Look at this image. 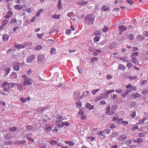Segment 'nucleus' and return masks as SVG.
<instances>
[{
    "label": "nucleus",
    "instance_id": "obj_46",
    "mask_svg": "<svg viewBox=\"0 0 148 148\" xmlns=\"http://www.w3.org/2000/svg\"><path fill=\"white\" fill-rule=\"evenodd\" d=\"M33 128V127L32 126H27L26 129L28 130H30Z\"/></svg>",
    "mask_w": 148,
    "mask_h": 148
},
{
    "label": "nucleus",
    "instance_id": "obj_29",
    "mask_svg": "<svg viewBox=\"0 0 148 148\" xmlns=\"http://www.w3.org/2000/svg\"><path fill=\"white\" fill-rule=\"evenodd\" d=\"M126 67L123 64H120L119 66V68L122 70H124Z\"/></svg>",
    "mask_w": 148,
    "mask_h": 148
},
{
    "label": "nucleus",
    "instance_id": "obj_54",
    "mask_svg": "<svg viewBox=\"0 0 148 148\" xmlns=\"http://www.w3.org/2000/svg\"><path fill=\"white\" fill-rule=\"evenodd\" d=\"M136 76H135L133 77H132L131 76H130L129 77V78L131 80H134L136 79Z\"/></svg>",
    "mask_w": 148,
    "mask_h": 148
},
{
    "label": "nucleus",
    "instance_id": "obj_55",
    "mask_svg": "<svg viewBox=\"0 0 148 148\" xmlns=\"http://www.w3.org/2000/svg\"><path fill=\"white\" fill-rule=\"evenodd\" d=\"M61 123L62 124V125H63V126L64 125H65L66 126H68L69 125V124L68 122L62 123Z\"/></svg>",
    "mask_w": 148,
    "mask_h": 148
},
{
    "label": "nucleus",
    "instance_id": "obj_43",
    "mask_svg": "<svg viewBox=\"0 0 148 148\" xmlns=\"http://www.w3.org/2000/svg\"><path fill=\"white\" fill-rule=\"evenodd\" d=\"M118 118V114H116L115 116L113 117L112 120H117Z\"/></svg>",
    "mask_w": 148,
    "mask_h": 148
},
{
    "label": "nucleus",
    "instance_id": "obj_37",
    "mask_svg": "<svg viewBox=\"0 0 148 148\" xmlns=\"http://www.w3.org/2000/svg\"><path fill=\"white\" fill-rule=\"evenodd\" d=\"M50 144L51 145H56L57 144V142L56 141L51 140L50 142Z\"/></svg>",
    "mask_w": 148,
    "mask_h": 148
},
{
    "label": "nucleus",
    "instance_id": "obj_48",
    "mask_svg": "<svg viewBox=\"0 0 148 148\" xmlns=\"http://www.w3.org/2000/svg\"><path fill=\"white\" fill-rule=\"evenodd\" d=\"M16 128L14 127L10 128V130L12 132H14L16 130Z\"/></svg>",
    "mask_w": 148,
    "mask_h": 148
},
{
    "label": "nucleus",
    "instance_id": "obj_8",
    "mask_svg": "<svg viewBox=\"0 0 148 148\" xmlns=\"http://www.w3.org/2000/svg\"><path fill=\"white\" fill-rule=\"evenodd\" d=\"M85 107L86 108L89 109V110H91L93 109L94 106H92L91 104L89 103H87L86 106Z\"/></svg>",
    "mask_w": 148,
    "mask_h": 148
},
{
    "label": "nucleus",
    "instance_id": "obj_41",
    "mask_svg": "<svg viewBox=\"0 0 148 148\" xmlns=\"http://www.w3.org/2000/svg\"><path fill=\"white\" fill-rule=\"evenodd\" d=\"M71 32V29H67L66 32H65V33L67 35H69Z\"/></svg>",
    "mask_w": 148,
    "mask_h": 148
},
{
    "label": "nucleus",
    "instance_id": "obj_33",
    "mask_svg": "<svg viewBox=\"0 0 148 148\" xmlns=\"http://www.w3.org/2000/svg\"><path fill=\"white\" fill-rule=\"evenodd\" d=\"M128 37L131 40H132L134 39V35L132 34H129L128 36Z\"/></svg>",
    "mask_w": 148,
    "mask_h": 148
},
{
    "label": "nucleus",
    "instance_id": "obj_44",
    "mask_svg": "<svg viewBox=\"0 0 148 148\" xmlns=\"http://www.w3.org/2000/svg\"><path fill=\"white\" fill-rule=\"evenodd\" d=\"M127 1L131 5L134 3V2L132 0H127Z\"/></svg>",
    "mask_w": 148,
    "mask_h": 148
},
{
    "label": "nucleus",
    "instance_id": "obj_9",
    "mask_svg": "<svg viewBox=\"0 0 148 148\" xmlns=\"http://www.w3.org/2000/svg\"><path fill=\"white\" fill-rule=\"evenodd\" d=\"M118 107V106L117 105H114L111 107V109L114 113L115 112V111L117 109Z\"/></svg>",
    "mask_w": 148,
    "mask_h": 148
},
{
    "label": "nucleus",
    "instance_id": "obj_57",
    "mask_svg": "<svg viewBox=\"0 0 148 148\" xmlns=\"http://www.w3.org/2000/svg\"><path fill=\"white\" fill-rule=\"evenodd\" d=\"M15 46V47L17 48V49H21V46H20V44H19V45H14Z\"/></svg>",
    "mask_w": 148,
    "mask_h": 148
},
{
    "label": "nucleus",
    "instance_id": "obj_56",
    "mask_svg": "<svg viewBox=\"0 0 148 148\" xmlns=\"http://www.w3.org/2000/svg\"><path fill=\"white\" fill-rule=\"evenodd\" d=\"M132 63H127V67L129 68H130L132 67Z\"/></svg>",
    "mask_w": 148,
    "mask_h": 148
},
{
    "label": "nucleus",
    "instance_id": "obj_30",
    "mask_svg": "<svg viewBox=\"0 0 148 148\" xmlns=\"http://www.w3.org/2000/svg\"><path fill=\"white\" fill-rule=\"evenodd\" d=\"M114 92V89H112L111 90H108L107 92L105 94L106 95H109L111 93Z\"/></svg>",
    "mask_w": 148,
    "mask_h": 148
},
{
    "label": "nucleus",
    "instance_id": "obj_4",
    "mask_svg": "<svg viewBox=\"0 0 148 148\" xmlns=\"http://www.w3.org/2000/svg\"><path fill=\"white\" fill-rule=\"evenodd\" d=\"M106 113L107 114L110 116L114 114L113 112L112 111L111 109H110V106L106 107Z\"/></svg>",
    "mask_w": 148,
    "mask_h": 148
},
{
    "label": "nucleus",
    "instance_id": "obj_6",
    "mask_svg": "<svg viewBox=\"0 0 148 148\" xmlns=\"http://www.w3.org/2000/svg\"><path fill=\"white\" fill-rule=\"evenodd\" d=\"M13 65H15L13 67L14 70L15 71H18L20 70V67L17 62H14L13 63Z\"/></svg>",
    "mask_w": 148,
    "mask_h": 148
},
{
    "label": "nucleus",
    "instance_id": "obj_5",
    "mask_svg": "<svg viewBox=\"0 0 148 148\" xmlns=\"http://www.w3.org/2000/svg\"><path fill=\"white\" fill-rule=\"evenodd\" d=\"M34 55H32L28 57L27 60V62L28 63H31L35 59Z\"/></svg>",
    "mask_w": 148,
    "mask_h": 148
},
{
    "label": "nucleus",
    "instance_id": "obj_31",
    "mask_svg": "<svg viewBox=\"0 0 148 148\" xmlns=\"http://www.w3.org/2000/svg\"><path fill=\"white\" fill-rule=\"evenodd\" d=\"M102 9L104 11H108L109 8L106 6H103L102 7Z\"/></svg>",
    "mask_w": 148,
    "mask_h": 148
},
{
    "label": "nucleus",
    "instance_id": "obj_34",
    "mask_svg": "<svg viewBox=\"0 0 148 148\" xmlns=\"http://www.w3.org/2000/svg\"><path fill=\"white\" fill-rule=\"evenodd\" d=\"M60 15H57L56 14H55L53 15L52 16V17L53 18H55L56 19H59L60 18Z\"/></svg>",
    "mask_w": 148,
    "mask_h": 148
},
{
    "label": "nucleus",
    "instance_id": "obj_17",
    "mask_svg": "<svg viewBox=\"0 0 148 148\" xmlns=\"http://www.w3.org/2000/svg\"><path fill=\"white\" fill-rule=\"evenodd\" d=\"M118 138L119 140L122 141L125 140L126 137L125 135H122L121 137H119Z\"/></svg>",
    "mask_w": 148,
    "mask_h": 148
},
{
    "label": "nucleus",
    "instance_id": "obj_53",
    "mask_svg": "<svg viewBox=\"0 0 148 148\" xmlns=\"http://www.w3.org/2000/svg\"><path fill=\"white\" fill-rule=\"evenodd\" d=\"M44 34L42 33V34H38L37 35L38 37L40 39H41L42 38V36Z\"/></svg>",
    "mask_w": 148,
    "mask_h": 148
},
{
    "label": "nucleus",
    "instance_id": "obj_36",
    "mask_svg": "<svg viewBox=\"0 0 148 148\" xmlns=\"http://www.w3.org/2000/svg\"><path fill=\"white\" fill-rule=\"evenodd\" d=\"M99 40V38L98 36H97L94 38V41L95 42H98Z\"/></svg>",
    "mask_w": 148,
    "mask_h": 148
},
{
    "label": "nucleus",
    "instance_id": "obj_35",
    "mask_svg": "<svg viewBox=\"0 0 148 148\" xmlns=\"http://www.w3.org/2000/svg\"><path fill=\"white\" fill-rule=\"evenodd\" d=\"M76 105L77 106H81L82 105V102L80 101H78L76 103Z\"/></svg>",
    "mask_w": 148,
    "mask_h": 148
},
{
    "label": "nucleus",
    "instance_id": "obj_2",
    "mask_svg": "<svg viewBox=\"0 0 148 148\" xmlns=\"http://www.w3.org/2000/svg\"><path fill=\"white\" fill-rule=\"evenodd\" d=\"M95 17L94 16L91 15H88L85 18V20L88 23V25H92L95 20Z\"/></svg>",
    "mask_w": 148,
    "mask_h": 148
},
{
    "label": "nucleus",
    "instance_id": "obj_27",
    "mask_svg": "<svg viewBox=\"0 0 148 148\" xmlns=\"http://www.w3.org/2000/svg\"><path fill=\"white\" fill-rule=\"evenodd\" d=\"M10 68H6L5 69V74L6 75H7L10 72Z\"/></svg>",
    "mask_w": 148,
    "mask_h": 148
},
{
    "label": "nucleus",
    "instance_id": "obj_28",
    "mask_svg": "<svg viewBox=\"0 0 148 148\" xmlns=\"http://www.w3.org/2000/svg\"><path fill=\"white\" fill-rule=\"evenodd\" d=\"M4 145H12L13 143L10 141H5L4 142Z\"/></svg>",
    "mask_w": 148,
    "mask_h": 148
},
{
    "label": "nucleus",
    "instance_id": "obj_7",
    "mask_svg": "<svg viewBox=\"0 0 148 148\" xmlns=\"http://www.w3.org/2000/svg\"><path fill=\"white\" fill-rule=\"evenodd\" d=\"M13 14L12 12L9 11L8 12L7 14L5 16V18L8 19L12 16Z\"/></svg>",
    "mask_w": 148,
    "mask_h": 148
},
{
    "label": "nucleus",
    "instance_id": "obj_51",
    "mask_svg": "<svg viewBox=\"0 0 148 148\" xmlns=\"http://www.w3.org/2000/svg\"><path fill=\"white\" fill-rule=\"evenodd\" d=\"M121 60L124 62H128L127 60V58H124L123 57L121 58Z\"/></svg>",
    "mask_w": 148,
    "mask_h": 148
},
{
    "label": "nucleus",
    "instance_id": "obj_22",
    "mask_svg": "<svg viewBox=\"0 0 148 148\" xmlns=\"http://www.w3.org/2000/svg\"><path fill=\"white\" fill-rule=\"evenodd\" d=\"M8 22V20H4L2 21L1 25L4 27V26L6 25L7 24Z\"/></svg>",
    "mask_w": 148,
    "mask_h": 148
},
{
    "label": "nucleus",
    "instance_id": "obj_39",
    "mask_svg": "<svg viewBox=\"0 0 148 148\" xmlns=\"http://www.w3.org/2000/svg\"><path fill=\"white\" fill-rule=\"evenodd\" d=\"M99 89L93 90H92V93L93 94L95 95V94L97 92L99 91Z\"/></svg>",
    "mask_w": 148,
    "mask_h": 148
},
{
    "label": "nucleus",
    "instance_id": "obj_12",
    "mask_svg": "<svg viewBox=\"0 0 148 148\" xmlns=\"http://www.w3.org/2000/svg\"><path fill=\"white\" fill-rule=\"evenodd\" d=\"M88 1H85L84 0H82L78 3V4L80 5H84L87 4L88 3Z\"/></svg>",
    "mask_w": 148,
    "mask_h": 148
},
{
    "label": "nucleus",
    "instance_id": "obj_38",
    "mask_svg": "<svg viewBox=\"0 0 148 148\" xmlns=\"http://www.w3.org/2000/svg\"><path fill=\"white\" fill-rule=\"evenodd\" d=\"M43 10L42 9H41L39 10H38V12L37 13L36 15L38 16H39L40 15V14H41V13L43 12Z\"/></svg>",
    "mask_w": 148,
    "mask_h": 148
},
{
    "label": "nucleus",
    "instance_id": "obj_49",
    "mask_svg": "<svg viewBox=\"0 0 148 148\" xmlns=\"http://www.w3.org/2000/svg\"><path fill=\"white\" fill-rule=\"evenodd\" d=\"M81 116V119L82 120H85L86 119V116L84 114L82 115Z\"/></svg>",
    "mask_w": 148,
    "mask_h": 148
},
{
    "label": "nucleus",
    "instance_id": "obj_26",
    "mask_svg": "<svg viewBox=\"0 0 148 148\" xmlns=\"http://www.w3.org/2000/svg\"><path fill=\"white\" fill-rule=\"evenodd\" d=\"M137 38L138 40L142 41L144 40V37L142 35H139L137 36Z\"/></svg>",
    "mask_w": 148,
    "mask_h": 148
},
{
    "label": "nucleus",
    "instance_id": "obj_60",
    "mask_svg": "<svg viewBox=\"0 0 148 148\" xmlns=\"http://www.w3.org/2000/svg\"><path fill=\"white\" fill-rule=\"evenodd\" d=\"M132 87V86L130 84H129L127 85L126 86V88H130Z\"/></svg>",
    "mask_w": 148,
    "mask_h": 148
},
{
    "label": "nucleus",
    "instance_id": "obj_62",
    "mask_svg": "<svg viewBox=\"0 0 148 148\" xmlns=\"http://www.w3.org/2000/svg\"><path fill=\"white\" fill-rule=\"evenodd\" d=\"M135 102H132L131 103L130 106L132 107H134L135 106Z\"/></svg>",
    "mask_w": 148,
    "mask_h": 148
},
{
    "label": "nucleus",
    "instance_id": "obj_19",
    "mask_svg": "<svg viewBox=\"0 0 148 148\" xmlns=\"http://www.w3.org/2000/svg\"><path fill=\"white\" fill-rule=\"evenodd\" d=\"M5 137L7 140H9L11 139L12 138L10 134H6Z\"/></svg>",
    "mask_w": 148,
    "mask_h": 148
},
{
    "label": "nucleus",
    "instance_id": "obj_15",
    "mask_svg": "<svg viewBox=\"0 0 148 148\" xmlns=\"http://www.w3.org/2000/svg\"><path fill=\"white\" fill-rule=\"evenodd\" d=\"M11 78L12 79H16L17 78V73L15 72L12 73L11 75Z\"/></svg>",
    "mask_w": 148,
    "mask_h": 148
},
{
    "label": "nucleus",
    "instance_id": "obj_64",
    "mask_svg": "<svg viewBox=\"0 0 148 148\" xmlns=\"http://www.w3.org/2000/svg\"><path fill=\"white\" fill-rule=\"evenodd\" d=\"M74 143L72 141H69V143L68 144L70 145V146H73L74 145Z\"/></svg>",
    "mask_w": 148,
    "mask_h": 148
},
{
    "label": "nucleus",
    "instance_id": "obj_23",
    "mask_svg": "<svg viewBox=\"0 0 148 148\" xmlns=\"http://www.w3.org/2000/svg\"><path fill=\"white\" fill-rule=\"evenodd\" d=\"M139 94L138 93H136L132 95V96L134 99L136 98L139 96Z\"/></svg>",
    "mask_w": 148,
    "mask_h": 148
},
{
    "label": "nucleus",
    "instance_id": "obj_40",
    "mask_svg": "<svg viewBox=\"0 0 148 148\" xmlns=\"http://www.w3.org/2000/svg\"><path fill=\"white\" fill-rule=\"evenodd\" d=\"M42 46L40 45H38V46L36 47L35 48V50H39L42 48Z\"/></svg>",
    "mask_w": 148,
    "mask_h": 148
},
{
    "label": "nucleus",
    "instance_id": "obj_20",
    "mask_svg": "<svg viewBox=\"0 0 148 148\" xmlns=\"http://www.w3.org/2000/svg\"><path fill=\"white\" fill-rule=\"evenodd\" d=\"M50 53L52 55H55L56 53V49L53 48L51 49Z\"/></svg>",
    "mask_w": 148,
    "mask_h": 148
},
{
    "label": "nucleus",
    "instance_id": "obj_16",
    "mask_svg": "<svg viewBox=\"0 0 148 148\" xmlns=\"http://www.w3.org/2000/svg\"><path fill=\"white\" fill-rule=\"evenodd\" d=\"M52 129V128L50 126H47L45 129V131L47 133H48Z\"/></svg>",
    "mask_w": 148,
    "mask_h": 148
},
{
    "label": "nucleus",
    "instance_id": "obj_32",
    "mask_svg": "<svg viewBox=\"0 0 148 148\" xmlns=\"http://www.w3.org/2000/svg\"><path fill=\"white\" fill-rule=\"evenodd\" d=\"M15 86V84L13 83H10L8 84V86L9 88L14 87Z\"/></svg>",
    "mask_w": 148,
    "mask_h": 148
},
{
    "label": "nucleus",
    "instance_id": "obj_61",
    "mask_svg": "<svg viewBox=\"0 0 148 148\" xmlns=\"http://www.w3.org/2000/svg\"><path fill=\"white\" fill-rule=\"evenodd\" d=\"M100 34V32L99 31H97L94 33V34L95 35H99Z\"/></svg>",
    "mask_w": 148,
    "mask_h": 148
},
{
    "label": "nucleus",
    "instance_id": "obj_42",
    "mask_svg": "<svg viewBox=\"0 0 148 148\" xmlns=\"http://www.w3.org/2000/svg\"><path fill=\"white\" fill-rule=\"evenodd\" d=\"M8 85V83L7 82H3L1 86L2 87H4L5 86Z\"/></svg>",
    "mask_w": 148,
    "mask_h": 148
},
{
    "label": "nucleus",
    "instance_id": "obj_24",
    "mask_svg": "<svg viewBox=\"0 0 148 148\" xmlns=\"http://www.w3.org/2000/svg\"><path fill=\"white\" fill-rule=\"evenodd\" d=\"M2 38L4 40L7 41L9 39V37L7 34H5L3 36Z\"/></svg>",
    "mask_w": 148,
    "mask_h": 148
},
{
    "label": "nucleus",
    "instance_id": "obj_25",
    "mask_svg": "<svg viewBox=\"0 0 148 148\" xmlns=\"http://www.w3.org/2000/svg\"><path fill=\"white\" fill-rule=\"evenodd\" d=\"M121 121H122L121 122L124 125H127L128 123V122L126 121H117L118 123H121Z\"/></svg>",
    "mask_w": 148,
    "mask_h": 148
},
{
    "label": "nucleus",
    "instance_id": "obj_52",
    "mask_svg": "<svg viewBox=\"0 0 148 148\" xmlns=\"http://www.w3.org/2000/svg\"><path fill=\"white\" fill-rule=\"evenodd\" d=\"M97 60V58L96 57H94L91 59V62H93L94 61H96Z\"/></svg>",
    "mask_w": 148,
    "mask_h": 148
},
{
    "label": "nucleus",
    "instance_id": "obj_10",
    "mask_svg": "<svg viewBox=\"0 0 148 148\" xmlns=\"http://www.w3.org/2000/svg\"><path fill=\"white\" fill-rule=\"evenodd\" d=\"M116 45V42H113L112 43L110 44L108 47L109 49H111L114 48Z\"/></svg>",
    "mask_w": 148,
    "mask_h": 148
},
{
    "label": "nucleus",
    "instance_id": "obj_11",
    "mask_svg": "<svg viewBox=\"0 0 148 148\" xmlns=\"http://www.w3.org/2000/svg\"><path fill=\"white\" fill-rule=\"evenodd\" d=\"M119 29L120 31L122 32L126 30V28L125 26L121 25L119 26Z\"/></svg>",
    "mask_w": 148,
    "mask_h": 148
},
{
    "label": "nucleus",
    "instance_id": "obj_3",
    "mask_svg": "<svg viewBox=\"0 0 148 148\" xmlns=\"http://www.w3.org/2000/svg\"><path fill=\"white\" fill-rule=\"evenodd\" d=\"M138 53H139L138 52H136V53L133 52L130 56V57L131 58V61L135 64H136L137 63V60L136 58Z\"/></svg>",
    "mask_w": 148,
    "mask_h": 148
},
{
    "label": "nucleus",
    "instance_id": "obj_14",
    "mask_svg": "<svg viewBox=\"0 0 148 148\" xmlns=\"http://www.w3.org/2000/svg\"><path fill=\"white\" fill-rule=\"evenodd\" d=\"M90 92L88 91H86L84 92L82 95V97H87L89 95Z\"/></svg>",
    "mask_w": 148,
    "mask_h": 148
},
{
    "label": "nucleus",
    "instance_id": "obj_45",
    "mask_svg": "<svg viewBox=\"0 0 148 148\" xmlns=\"http://www.w3.org/2000/svg\"><path fill=\"white\" fill-rule=\"evenodd\" d=\"M108 29V27L107 26H105L103 29V31L104 32H106Z\"/></svg>",
    "mask_w": 148,
    "mask_h": 148
},
{
    "label": "nucleus",
    "instance_id": "obj_18",
    "mask_svg": "<svg viewBox=\"0 0 148 148\" xmlns=\"http://www.w3.org/2000/svg\"><path fill=\"white\" fill-rule=\"evenodd\" d=\"M54 42V41L52 39L48 40L47 41V43L49 46H51Z\"/></svg>",
    "mask_w": 148,
    "mask_h": 148
},
{
    "label": "nucleus",
    "instance_id": "obj_58",
    "mask_svg": "<svg viewBox=\"0 0 148 148\" xmlns=\"http://www.w3.org/2000/svg\"><path fill=\"white\" fill-rule=\"evenodd\" d=\"M113 77L111 75H107L106 78L108 79H110Z\"/></svg>",
    "mask_w": 148,
    "mask_h": 148
},
{
    "label": "nucleus",
    "instance_id": "obj_13",
    "mask_svg": "<svg viewBox=\"0 0 148 148\" xmlns=\"http://www.w3.org/2000/svg\"><path fill=\"white\" fill-rule=\"evenodd\" d=\"M14 8L16 10H20L23 8V6L19 5H16L14 6Z\"/></svg>",
    "mask_w": 148,
    "mask_h": 148
},
{
    "label": "nucleus",
    "instance_id": "obj_21",
    "mask_svg": "<svg viewBox=\"0 0 148 148\" xmlns=\"http://www.w3.org/2000/svg\"><path fill=\"white\" fill-rule=\"evenodd\" d=\"M17 22V21L16 18H13L12 20V21L10 22V23L12 25H14Z\"/></svg>",
    "mask_w": 148,
    "mask_h": 148
},
{
    "label": "nucleus",
    "instance_id": "obj_63",
    "mask_svg": "<svg viewBox=\"0 0 148 148\" xmlns=\"http://www.w3.org/2000/svg\"><path fill=\"white\" fill-rule=\"evenodd\" d=\"M26 11L29 13H31L32 12L31 8H28L27 10Z\"/></svg>",
    "mask_w": 148,
    "mask_h": 148
},
{
    "label": "nucleus",
    "instance_id": "obj_47",
    "mask_svg": "<svg viewBox=\"0 0 148 148\" xmlns=\"http://www.w3.org/2000/svg\"><path fill=\"white\" fill-rule=\"evenodd\" d=\"M132 142V141L131 140H128L127 141H126L125 143L127 145H128L130 144Z\"/></svg>",
    "mask_w": 148,
    "mask_h": 148
},
{
    "label": "nucleus",
    "instance_id": "obj_50",
    "mask_svg": "<svg viewBox=\"0 0 148 148\" xmlns=\"http://www.w3.org/2000/svg\"><path fill=\"white\" fill-rule=\"evenodd\" d=\"M21 101L22 102H27V99L24 98H21Z\"/></svg>",
    "mask_w": 148,
    "mask_h": 148
},
{
    "label": "nucleus",
    "instance_id": "obj_59",
    "mask_svg": "<svg viewBox=\"0 0 148 148\" xmlns=\"http://www.w3.org/2000/svg\"><path fill=\"white\" fill-rule=\"evenodd\" d=\"M143 142V139L141 138H139L138 139V140L137 141V143H141Z\"/></svg>",
    "mask_w": 148,
    "mask_h": 148
},
{
    "label": "nucleus",
    "instance_id": "obj_1",
    "mask_svg": "<svg viewBox=\"0 0 148 148\" xmlns=\"http://www.w3.org/2000/svg\"><path fill=\"white\" fill-rule=\"evenodd\" d=\"M22 77L24 78L23 84L25 86H29L32 84L33 81L32 79L27 77L25 74L23 75Z\"/></svg>",
    "mask_w": 148,
    "mask_h": 148
}]
</instances>
